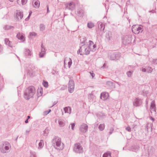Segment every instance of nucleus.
Returning a JSON list of instances; mask_svg holds the SVG:
<instances>
[{
    "label": "nucleus",
    "instance_id": "1",
    "mask_svg": "<svg viewBox=\"0 0 157 157\" xmlns=\"http://www.w3.org/2000/svg\"><path fill=\"white\" fill-rule=\"evenodd\" d=\"M35 92V88L33 86L28 87L25 93V98L27 99H29L32 97Z\"/></svg>",
    "mask_w": 157,
    "mask_h": 157
},
{
    "label": "nucleus",
    "instance_id": "19",
    "mask_svg": "<svg viewBox=\"0 0 157 157\" xmlns=\"http://www.w3.org/2000/svg\"><path fill=\"white\" fill-rule=\"evenodd\" d=\"M98 29L101 31H103L105 29V26L104 24L101 22H100L98 26Z\"/></svg>",
    "mask_w": 157,
    "mask_h": 157
},
{
    "label": "nucleus",
    "instance_id": "32",
    "mask_svg": "<svg viewBox=\"0 0 157 157\" xmlns=\"http://www.w3.org/2000/svg\"><path fill=\"white\" fill-rule=\"evenodd\" d=\"M43 142V140H41L40 142L39 143V147H40V148H41L42 146Z\"/></svg>",
    "mask_w": 157,
    "mask_h": 157
},
{
    "label": "nucleus",
    "instance_id": "21",
    "mask_svg": "<svg viewBox=\"0 0 157 157\" xmlns=\"http://www.w3.org/2000/svg\"><path fill=\"white\" fill-rule=\"evenodd\" d=\"M94 23L90 22L87 23V27L90 29L94 27Z\"/></svg>",
    "mask_w": 157,
    "mask_h": 157
},
{
    "label": "nucleus",
    "instance_id": "3",
    "mask_svg": "<svg viewBox=\"0 0 157 157\" xmlns=\"http://www.w3.org/2000/svg\"><path fill=\"white\" fill-rule=\"evenodd\" d=\"M56 143V148L59 150L63 149L64 147V146L63 143L61 142L60 138H56L54 140Z\"/></svg>",
    "mask_w": 157,
    "mask_h": 157
},
{
    "label": "nucleus",
    "instance_id": "48",
    "mask_svg": "<svg viewBox=\"0 0 157 157\" xmlns=\"http://www.w3.org/2000/svg\"><path fill=\"white\" fill-rule=\"evenodd\" d=\"M9 0L11 2H13V0Z\"/></svg>",
    "mask_w": 157,
    "mask_h": 157
},
{
    "label": "nucleus",
    "instance_id": "4",
    "mask_svg": "<svg viewBox=\"0 0 157 157\" xmlns=\"http://www.w3.org/2000/svg\"><path fill=\"white\" fill-rule=\"evenodd\" d=\"M122 42L124 45H127L131 43L132 36L131 35H127L124 36L122 38Z\"/></svg>",
    "mask_w": 157,
    "mask_h": 157
},
{
    "label": "nucleus",
    "instance_id": "23",
    "mask_svg": "<svg viewBox=\"0 0 157 157\" xmlns=\"http://www.w3.org/2000/svg\"><path fill=\"white\" fill-rule=\"evenodd\" d=\"M103 157H111V153L109 152H107L104 153Z\"/></svg>",
    "mask_w": 157,
    "mask_h": 157
},
{
    "label": "nucleus",
    "instance_id": "25",
    "mask_svg": "<svg viewBox=\"0 0 157 157\" xmlns=\"http://www.w3.org/2000/svg\"><path fill=\"white\" fill-rule=\"evenodd\" d=\"M45 25L43 24H41L40 26V31H43L45 29Z\"/></svg>",
    "mask_w": 157,
    "mask_h": 157
},
{
    "label": "nucleus",
    "instance_id": "29",
    "mask_svg": "<svg viewBox=\"0 0 157 157\" xmlns=\"http://www.w3.org/2000/svg\"><path fill=\"white\" fill-rule=\"evenodd\" d=\"M59 124L60 127L63 126L64 125V123L61 120L59 121Z\"/></svg>",
    "mask_w": 157,
    "mask_h": 157
},
{
    "label": "nucleus",
    "instance_id": "35",
    "mask_svg": "<svg viewBox=\"0 0 157 157\" xmlns=\"http://www.w3.org/2000/svg\"><path fill=\"white\" fill-rule=\"evenodd\" d=\"M74 89L72 90L71 87H69L68 90L71 93L74 91Z\"/></svg>",
    "mask_w": 157,
    "mask_h": 157
},
{
    "label": "nucleus",
    "instance_id": "17",
    "mask_svg": "<svg viewBox=\"0 0 157 157\" xmlns=\"http://www.w3.org/2000/svg\"><path fill=\"white\" fill-rule=\"evenodd\" d=\"M105 37L108 40H110L112 38L111 33L109 32H107L106 33Z\"/></svg>",
    "mask_w": 157,
    "mask_h": 157
},
{
    "label": "nucleus",
    "instance_id": "38",
    "mask_svg": "<svg viewBox=\"0 0 157 157\" xmlns=\"http://www.w3.org/2000/svg\"><path fill=\"white\" fill-rule=\"evenodd\" d=\"M126 129L128 131H131V128L129 127H128L126 128Z\"/></svg>",
    "mask_w": 157,
    "mask_h": 157
},
{
    "label": "nucleus",
    "instance_id": "10",
    "mask_svg": "<svg viewBox=\"0 0 157 157\" xmlns=\"http://www.w3.org/2000/svg\"><path fill=\"white\" fill-rule=\"evenodd\" d=\"M89 45L88 46H87L88 49H94L96 48V44H94V42L91 40L89 41Z\"/></svg>",
    "mask_w": 157,
    "mask_h": 157
},
{
    "label": "nucleus",
    "instance_id": "45",
    "mask_svg": "<svg viewBox=\"0 0 157 157\" xmlns=\"http://www.w3.org/2000/svg\"><path fill=\"white\" fill-rule=\"evenodd\" d=\"M30 118V116H28V118H27V119H28H28H29Z\"/></svg>",
    "mask_w": 157,
    "mask_h": 157
},
{
    "label": "nucleus",
    "instance_id": "18",
    "mask_svg": "<svg viewBox=\"0 0 157 157\" xmlns=\"http://www.w3.org/2000/svg\"><path fill=\"white\" fill-rule=\"evenodd\" d=\"M34 2V6L35 8H38L40 6V2L38 0H33Z\"/></svg>",
    "mask_w": 157,
    "mask_h": 157
},
{
    "label": "nucleus",
    "instance_id": "28",
    "mask_svg": "<svg viewBox=\"0 0 157 157\" xmlns=\"http://www.w3.org/2000/svg\"><path fill=\"white\" fill-rule=\"evenodd\" d=\"M43 84L45 87H47L48 86V82L45 81H43Z\"/></svg>",
    "mask_w": 157,
    "mask_h": 157
},
{
    "label": "nucleus",
    "instance_id": "22",
    "mask_svg": "<svg viewBox=\"0 0 157 157\" xmlns=\"http://www.w3.org/2000/svg\"><path fill=\"white\" fill-rule=\"evenodd\" d=\"M64 110L66 113H70L71 112V109L70 107H66L64 108Z\"/></svg>",
    "mask_w": 157,
    "mask_h": 157
},
{
    "label": "nucleus",
    "instance_id": "43",
    "mask_svg": "<svg viewBox=\"0 0 157 157\" xmlns=\"http://www.w3.org/2000/svg\"><path fill=\"white\" fill-rule=\"evenodd\" d=\"M134 105H136V106H137L138 105L137 103H136L135 102H134Z\"/></svg>",
    "mask_w": 157,
    "mask_h": 157
},
{
    "label": "nucleus",
    "instance_id": "49",
    "mask_svg": "<svg viewBox=\"0 0 157 157\" xmlns=\"http://www.w3.org/2000/svg\"><path fill=\"white\" fill-rule=\"evenodd\" d=\"M50 111H51V110H49L48 112V113H49L50 112Z\"/></svg>",
    "mask_w": 157,
    "mask_h": 157
},
{
    "label": "nucleus",
    "instance_id": "46",
    "mask_svg": "<svg viewBox=\"0 0 157 157\" xmlns=\"http://www.w3.org/2000/svg\"><path fill=\"white\" fill-rule=\"evenodd\" d=\"M2 46L0 44V49L2 48Z\"/></svg>",
    "mask_w": 157,
    "mask_h": 157
},
{
    "label": "nucleus",
    "instance_id": "27",
    "mask_svg": "<svg viewBox=\"0 0 157 157\" xmlns=\"http://www.w3.org/2000/svg\"><path fill=\"white\" fill-rule=\"evenodd\" d=\"M99 129L101 130H103L105 128V125L104 124H100L99 126Z\"/></svg>",
    "mask_w": 157,
    "mask_h": 157
},
{
    "label": "nucleus",
    "instance_id": "15",
    "mask_svg": "<svg viewBox=\"0 0 157 157\" xmlns=\"http://www.w3.org/2000/svg\"><path fill=\"white\" fill-rule=\"evenodd\" d=\"M151 112H155V104L154 101H152L151 102Z\"/></svg>",
    "mask_w": 157,
    "mask_h": 157
},
{
    "label": "nucleus",
    "instance_id": "20",
    "mask_svg": "<svg viewBox=\"0 0 157 157\" xmlns=\"http://www.w3.org/2000/svg\"><path fill=\"white\" fill-rule=\"evenodd\" d=\"M69 87H71L72 90L74 89V83L73 81H70L69 82Z\"/></svg>",
    "mask_w": 157,
    "mask_h": 157
},
{
    "label": "nucleus",
    "instance_id": "39",
    "mask_svg": "<svg viewBox=\"0 0 157 157\" xmlns=\"http://www.w3.org/2000/svg\"><path fill=\"white\" fill-rule=\"evenodd\" d=\"M90 73L91 75L92 76L93 78L94 77L95 75L93 73H92L91 72H90Z\"/></svg>",
    "mask_w": 157,
    "mask_h": 157
},
{
    "label": "nucleus",
    "instance_id": "24",
    "mask_svg": "<svg viewBox=\"0 0 157 157\" xmlns=\"http://www.w3.org/2000/svg\"><path fill=\"white\" fill-rule=\"evenodd\" d=\"M37 35L36 33L35 32H30L29 33V37L30 38L33 36H36Z\"/></svg>",
    "mask_w": 157,
    "mask_h": 157
},
{
    "label": "nucleus",
    "instance_id": "9",
    "mask_svg": "<svg viewBox=\"0 0 157 157\" xmlns=\"http://www.w3.org/2000/svg\"><path fill=\"white\" fill-rule=\"evenodd\" d=\"M23 16V12L20 10H17L16 13V18L17 20L21 19Z\"/></svg>",
    "mask_w": 157,
    "mask_h": 157
},
{
    "label": "nucleus",
    "instance_id": "41",
    "mask_svg": "<svg viewBox=\"0 0 157 157\" xmlns=\"http://www.w3.org/2000/svg\"><path fill=\"white\" fill-rule=\"evenodd\" d=\"M142 71L144 72H145L146 71V69L145 68H143L142 70Z\"/></svg>",
    "mask_w": 157,
    "mask_h": 157
},
{
    "label": "nucleus",
    "instance_id": "30",
    "mask_svg": "<svg viewBox=\"0 0 157 157\" xmlns=\"http://www.w3.org/2000/svg\"><path fill=\"white\" fill-rule=\"evenodd\" d=\"M45 51H41V52H40L39 56L40 57H42L45 54Z\"/></svg>",
    "mask_w": 157,
    "mask_h": 157
},
{
    "label": "nucleus",
    "instance_id": "11",
    "mask_svg": "<svg viewBox=\"0 0 157 157\" xmlns=\"http://www.w3.org/2000/svg\"><path fill=\"white\" fill-rule=\"evenodd\" d=\"M17 38L22 42H24L25 40V38L23 34L22 33H19L17 35Z\"/></svg>",
    "mask_w": 157,
    "mask_h": 157
},
{
    "label": "nucleus",
    "instance_id": "2",
    "mask_svg": "<svg viewBox=\"0 0 157 157\" xmlns=\"http://www.w3.org/2000/svg\"><path fill=\"white\" fill-rule=\"evenodd\" d=\"M132 31L135 34H138L143 31V27L138 25H133L132 27Z\"/></svg>",
    "mask_w": 157,
    "mask_h": 157
},
{
    "label": "nucleus",
    "instance_id": "36",
    "mask_svg": "<svg viewBox=\"0 0 157 157\" xmlns=\"http://www.w3.org/2000/svg\"><path fill=\"white\" fill-rule=\"evenodd\" d=\"M9 144H8L7 145L5 146V149L6 150H8L9 149Z\"/></svg>",
    "mask_w": 157,
    "mask_h": 157
},
{
    "label": "nucleus",
    "instance_id": "33",
    "mask_svg": "<svg viewBox=\"0 0 157 157\" xmlns=\"http://www.w3.org/2000/svg\"><path fill=\"white\" fill-rule=\"evenodd\" d=\"M32 12L31 11H30L29 13V15L28 16V17L27 18H26L25 19V21H27V20H28L29 19V18H30V17L32 13Z\"/></svg>",
    "mask_w": 157,
    "mask_h": 157
},
{
    "label": "nucleus",
    "instance_id": "13",
    "mask_svg": "<svg viewBox=\"0 0 157 157\" xmlns=\"http://www.w3.org/2000/svg\"><path fill=\"white\" fill-rule=\"evenodd\" d=\"M109 97L108 94L106 92H103L101 94V98L103 100L107 99Z\"/></svg>",
    "mask_w": 157,
    "mask_h": 157
},
{
    "label": "nucleus",
    "instance_id": "6",
    "mask_svg": "<svg viewBox=\"0 0 157 157\" xmlns=\"http://www.w3.org/2000/svg\"><path fill=\"white\" fill-rule=\"evenodd\" d=\"M87 41V39L86 37H82L80 39V49L85 48L87 49V45L86 44Z\"/></svg>",
    "mask_w": 157,
    "mask_h": 157
},
{
    "label": "nucleus",
    "instance_id": "37",
    "mask_svg": "<svg viewBox=\"0 0 157 157\" xmlns=\"http://www.w3.org/2000/svg\"><path fill=\"white\" fill-rule=\"evenodd\" d=\"M127 74L128 76L129 77L131 75V73L130 71H128L127 72Z\"/></svg>",
    "mask_w": 157,
    "mask_h": 157
},
{
    "label": "nucleus",
    "instance_id": "14",
    "mask_svg": "<svg viewBox=\"0 0 157 157\" xmlns=\"http://www.w3.org/2000/svg\"><path fill=\"white\" fill-rule=\"evenodd\" d=\"M88 128V127L87 125L86 124H82L80 128L81 131L82 132H86Z\"/></svg>",
    "mask_w": 157,
    "mask_h": 157
},
{
    "label": "nucleus",
    "instance_id": "42",
    "mask_svg": "<svg viewBox=\"0 0 157 157\" xmlns=\"http://www.w3.org/2000/svg\"><path fill=\"white\" fill-rule=\"evenodd\" d=\"M28 119H27V120L25 121V122L26 123H27L28 122Z\"/></svg>",
    "mask_w": 157,
    "mask_h": 157
},
{
    "label": "nucleus",
    "instance_id": "31",
    "mask_svg": "<svg viewBox=\"0 0 157 157\" xmlns=\"http://www.w3.org/2000/svg\"><path fill=\"white\" fill-rule=\"evenodd\" d=\"M75 126V124L74 123L71 124L70 125L69 127V128H71V129L73 130L74 129V127Z\"/></svg>",
    "mask_w": 157,
    "mask_h": 157
},
{
    "label": "nucleus",
    "instance_id": "50",
    "mask_svg": "<svg viewBox=\"0 0 157 157\" xmlns=\"http://www.w3.org/2000/svg\"><path fill=\"white\" fill-rule=\"evenodd\" d=\"M41 47L43 48V47H42V45H41Z\"/></svg>",
    "mask_w": 157,
    "mask_h": 157
},
{
    "label": "nucleus",
    "instance_id": "26",
    "mask_svg": "<svg viewBox=\"0 0 157 157\" xmlns=\"http://www.w3.org/2000/svg\"><path fill=\"white\" fill-rule=\"evenodd\" d=\"M13 28V26H11L8 25H6L4 27V29L5 30H9Z\"/></svg>",
    "mask_w": 157,
    "mask_h": 157
},
{
    "label": "nucleus",
    "instance_id": "12",
    "mask_svg": "<svg viewBox=\"0 0 157 157\" xmlns=\"http://www.w3.org/2000/svg\"><path fill=\"white\" fill-rule=\"evenodd\" d=\"M89 52L88 50H79L78 51V53L80 55H88Z\"/></svg>",
    "mask_w": 157,
    "mask_h": 157
},
{
    "label": "nucleus",
    "instance_id": "34",
    "mask_svg": "<svg viewBox=\"0 0 157 157\" xmlns=\"http://www.w3.org/2000/svg\"><path fill=\"white\" fill-rule=\"evenodd\" d=\"M21 3L22 5H24L27 2V1L26 0H21Z\"/></svg>",
    "mask_w": 157,
    "mask_h": 157
},
{
    "label": "nucleus",
    "instance_id": "44",
    "mask_svg": "<svg viewBox=\"0 0 157 157\" xmlns=\"http://www.w3.org/2000/svg\"><path fill=\"white\" fill-rule=\"evenodd\" d=\"M151 120H152L153 121H154V119L152 117H151Z\"/></svg>",
    "mask_w": 157,
    "mask_h": 157
},
{
    "label": "nucleus",
    "instance_id": "16",
    "mask_svg": "<svg viewBox=\"0 0 157 157\" xmlns=\"http://www.w3.org/2000/svg\"><path fill=\"white\" fill-rule=\"evenodd\" d=\"M4 41L6 45H8L11 48L12 47L11 42L8 39L6 38L4 40Z\"/></svg>",
    "mask_w": 157,
    "mask_h": 157
},
{
    "label": "nucleus",
    "instance_id": "5",
    "mask_svg": "<svg viewBox=\"0 0 157 157\" xmlns=\"http://www.w3.org/2000/svg\"><path fill=\"white\" fill-rule=\"evenodd\" d=\"M74 150L76 153H80L83 151V148L80 144L77 143L75 145Z\"/></svg>",
    "mask_w": 157,
    "mask_h": 157
},
{
    "label": "nucleus",
    "instance_id": "47",
    "mask_svg": "<svg viewBox=\"0 0 157 157\" xmlns=\"http://www.w3.org/2000/svg\"><path fill=\"white\" fill-rule=\"evenodd\" d=\"M40 95H42V93H41V90H40Z\"/></svg>",
    "mask_w": 157,
    "mask_h": 157
},
{
    "label": "nucleus",
    "instance_id": "40",
    "mask_svg": "<svg viewBox=\"0 0 157 157\" xmlns=\"http://www.w3.org/2000/svg\"><path fill=\"white\" fill-rule=\"evenodd\" d=\"M47 13L49 12V8H48V5L47 6Z\"/></svg>",
    "mask_w": 157,
    "mask_h": 157
},
{
    "label": "nucleus",
    "instance_id": "8",
    "mask_svg": "<svg viewBox=\"0 0 157 157\" xmlns=\"http://www.w3.org/2000/svg\"><path fill=\"white\" fill-rule=\"evenodd\" d=\"M65 6L66 8L71 10H74L75 8V3L73 2L65 4Z\"/></svg>",
    "mask_w": 157,
    "mask_h": 157
},
{
    "label": "nucleus",
    "instance_id": "7",
    "mask_svg": "<svg viewBox=\"0 0 157 157\" xmlns=\"http://www.w3.org/2000/svg\"><path fill=\"white\" fill-rule=\"evenodd\" d=\"M64 67L65 68H69L72 64L71 60L70 58H66L64 61Z\"/></svg>",
    "mask_w": 157,
    "mask_h": 157
}]
</instances>
